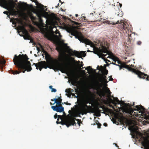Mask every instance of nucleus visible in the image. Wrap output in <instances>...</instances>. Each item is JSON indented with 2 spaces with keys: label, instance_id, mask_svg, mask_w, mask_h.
<instances>
[{
  "label": "nucleus",
  "instance_id": "f257e3e1",
  "mask_svg": "<svg viewBox=\"0 0 149 149\" xmlns=\"http://www.w3.org/2000/svg\"><path fill=\"white\" fill-rule=\"evenodd\" d=\"M29 58L27 55L25 54H19L18 56L15 54L14 55L13 61L16 67L18 70H14L11 69L8 71L9 72L13 74H18L22 72L24 73L26 71L27 72L30 71L32 68L31 64L28 61Z\"/></svg>",
  "mask_w": 149,
  "mask_h": 149
},
{
  "label": "nucleus",
  "instance_id": "f03ea898",
  "mask_svg": "<svg viewBox=\"0 0 149 149\" xmlns=\"http://www.w3.org/2000/svg\"><path fill=\"white\" fill-rule=\"evenodd\" d=\"M45 58L47 61V66L50 69H55L59 70L63 73L70 72L69 67L67 65L64 66L62 64H60L58 60L53 59L49 54L46 55Z\"/></svg>",
  "mask_w": 149,
  "mask_h": 149
},
{
  "label": "nucleus",
  "instance_id": "7ed1b4c3",
  "mask_svg": "<svg viewBox=\"0 0 149 149\" xmlns=\"http://www.w3.org/2000/svg\"><path fill=\"white\" fill-rule=\"evenodd\" d=\"M109 43L107 42H102L100 43L99 48H97L93 52L95 54H97L99 57H100V56L102 57H106L107 54H103V53H106L110 55L112 54L111 52L108 50L109 48Z\"/></svg>",
  "mask_w": 149,
  "mask_h": 149
},
{
  "label": "nucleus",
  "instance_id": "20e7f679",
  "mask_svg": "<svg viewBox=\"0 0 149 149\" xmlns=\"http://www.w3.org/2000/svg\"><path fill=\"white\" fill-rule=\"evenodd\" d=\"M92 93L91 91L88 90V93L85 95V98L83 100V104L80 108L79 111L80 113L82 115L84 114H86L88 112V109H91V106H88L87 104L88 103L90 100V98L88 94L92 95Z\"/></svg>",
  "mask_w": 149,
  "mask_h": 149
},
{
  "label": "nucleus",
  "instance_id": "39448f33",
  "mask_svg": "<svg viewBox=\"0 0 149 149\" xmlns=\"http://www.w3.org/2000/svg\"><path fill=\"white\" fill-rule=\"evenodd\" d=\"M136 109H130V114L134 116L140 117L142 114H145V109L141 105H136Z\"/></svg>",
  "mask_w": 149,
  "mask_h": 149
},
{
  "label": "nucleus",
  "instance_id": "423d86ee",
  "mask_svg": "<svg viewBox=\"0 0 149 149\" xmlns=\"http://www.w3.org/2000/svg\"><path fill=\"white\" fill-rule=\"evenodd\" d=\"M71 34L75 37V38H77L81 42L85 43L86 45H91L92 42L90 40L85 38L83 35L81 34L79 35L77 31H72L70 32Z\"/></svg>",
  "mask_w": 149,
  "mask_h": 149
},
{
  "label": "nucleus",
  "instance_id": "0eeeda50",
  "mask_svg": "<svg viewBox=\"0 0 149 149\" xmlns=\"http://www.w3.org/2000/svg\"><path fill=\"white\" fill-rule=\"evenodd\" d=\"M129 71H131L137 75L138 77L140 78L144 79H146V80H149L147 74H144L139 70H136L135 69L132 68L129 65L128 68H127Z\"/></svg>",
  "mask_w": 149,
  "mask_h": 149
},
{
  "label": "nucleus",
  "instance_id": "6e6552de",
  "mask_svg": "<svg viewBox=\"0 0 149 149\" xmlns=\"http://www.w3.org/2000/svg\"><path fill=\"white\" fill-rule=\"evenodd\" d=\"M101 16H100L97 14L92 13H90L89 15L88 16V19L90 21L92 22H98L101 21L102 18H100Z\"/></svg>",
  "mask_w": 149,
  "mask_h": 149
},
{
  "label": "nucleus",
  "instance_id": "1a4fd4ad",
  "mask_svg": "<svg viewBox=\"0 0 149 149\" xmlns=\"http://www.w3.org/2000/svg\"><path fill=\"white\" fill-rule=\"evenodd\" d=\"M33 64L35 65L36 69L38 70L39 69L40 71L41 70L42 68L47 69L48 67L49 68V66H47V62L45 61L39 62L38 63H34Z\"/></svg>",
  "mask_w": 149,
  "mask_h": 149
},
{
  "label": "nucleus",
  "instance_id": "9d476101",
  "mask_svg": "<svg viewBox=\"0 0 149 149\" xmlns=\"http://www.w3.org/2000/svg\"><path fill=\"white\" fill-rule=\"evenodd\" d=\"M113 24H119V28L121 29L122 30H124L126 31V30H129V25L127 23H124L122 20L120 21V22L118 20L116 23L113 22Z\"/></svg>",
  "mask_w": 149,
  "mask_h": 149
},
{
  "label": "nucleus",
  "instance_id": "9b49d317",
  "mask_svg": "<svg viewBox=\"0 0 149 149\" xmlns=\"http://www.w3.org/2000/svg\"><path fill=\"white\" fill-rule=\"evenodd\" d=\"M137 36V35L135 33H132L129 35L128 39L126 42V44L130 45L133 44Z\"/></svg>",
  "mask_w": 149,
  "mask_h": 149
},
{
  "label": "nucleus",
  "instance_id": "f8f14e48",
  "mask_svg": "<svg viewBox=\"0 0 149 149\" xmlns=\"http://www.w3.org/2000/svg\"><path fill=\"white\" fill-rule=\"evenodd\" d=\"M91 88L97 91V94L99 95L100 96L101 95V91H99L100 89V84L97 81L95 80L94 81L91 86Z\"/></svg>",
  "mask_w": 149,
  "mask_h": 149
},
{
  "label": "nucleus",
  "instance_id": "ddd939ff",
  "mask_svg": "<svg viewBox=\"0 0 149 149\" xmlns=\"http://www.w3.org/2000/svg\"><path fill=\"white\" fill-rule=\"evenodd\" d=\"M86 52H84L83 51L79 52L77 51H74L72 52V55H75V56L78 57L79 58H81V56L83 57H84L86 55V53H85Z\"/></svg>",
  "mask_w": 149,
  "mask_h": 149
},
{
  "label": "nucleus",
  "instance_id": "4468645a",
  "mask_svg": "<svg viewBox=\"0 0 149 149\" xmlns=\"http://www.w3.org/2000/svg\"><path fill=\"white\" fill-rule=\"evenodd\" d=\"M51 108L54 111H56L57 112L64 113L63 112L64 111V108L62 106H53L51 107Z\"/></svg>",
  "mask_w": 149,
  "mask_h": 149
},
{
  "label": "nucleus",
  "instance_id": "2eb2a0df",
  "mask_svg": "<svg viewBox=\"0 0 149 149\" xmlns=\"http://www.w3.org/2000/svg\"><path fill=\"white\" fill-rule=\"evenodd\" d=\"M75 118L72 117V116L66 122V126L68 127L70 125H76V123L75 121Z\"/></svg>",
  "mask_w": 149,
  "mask_h": 149
},
{
  "label": "nucleus",
  "instance_id": "dca6fc26",
  "mask_svg": "<svg viewBox=\"0 0 149 149\" xmlns=\"http://www.w3.org/2000/svg\"><path fill=\"white\" fill-rule=\"evenodd\" d=\"M107 91L108 93L109 94V99L110 100L113 102V103L115 105H116L117 104H120V102L119 100L118 99L117 97H113V96H112V97L113 98V99L114 100V101L115 102H116L117 103H116L114 101H113V100L111 98H110V97L111 96V92L109 90V88H107Z\"/></svg>",
  "mask_w": 149,
  "mask_h": 149
},
{
  "label": "nucleus",
  "instance_id": "f3484780",
  "mask_svg": "<svg viewBox=\"0 0 149 149\" xmlns=\"http://www.w3.org/2000/svg\"><path fill=\"white\" fill-rule=\"evenodd\" d=\"M142 145L144 147L145 149H149V140L145 139L141 142Z\"/></svg>",
  "mask_w": 149,
  "mask_h": 149
},
{
  "label": "nucleus",
  "instance_id": "a211bd4d",
  "mask_svg": "<svg viewBox=\"0 0 149 149\" xmlns=\"http://www.w3.org/2000/svg\"><path fill=\"white\" fill-rule=\"evenodd\" d=\"M56 49L60 53L62 52L63 50V47L62 45L57 41H56Z\"/></svg>",
  "mask_w": 149,
  "mask_h": 149
},
{
  "label": "nucleus",
  "instance_id": "6ab92c4d",
  "mask_svg": "<svg viewBox=\"0 0 149 149\" xmlns=\"http://www.w3.org/2000/svg\"><path fill=\"white\" fill-rule=\"evenodd\" d=\"M6 63V61L3 58L0 59V69L2 72L3 71V68L4 66Z\"/></svg>",
  "mask_w": 149,
  "mask_h": 149
},
{
  "label": "nucleus",
  "instance_id": "aec40b11",
  "mask_svg": "<svg viewBox=\"0 0 149 149\" xmlns=\"http://www.w3.org/2000/svg\"><path fill=\"white\" fill-rule=\"evenodd\" d=\"M51 101H54V103H53V104L51 102H50V104L51 105H54L55 103H56V104L57 105H58V106H61V105H62L61 104V103H62V102H60V101H58L57 100L56 98H54V99H51Z\"/></svg>",
  "mask_w": 149,
  "mask_h": 149
},
{
  "label": "nucleus",
  "instance_id": "412c9836",
  "mask_svg": "<svg viewBox=\"0 0 149 149\" xmlns=\"http://www.w3.org/2000/svg\"><path fill=\"white\" fill-rule=\"evenodd\" d=\"M19 30H20L22 32L23 34L24 33H27L28 31L26 30L25 29L24 26H21L19 27Z\"/></svg>",
  "mask_w": 149,
  "mask_h": 149
},
{
  "label": "nucleus",
  "instance_id": "4be33fe9",
  "mask_svg": "<svg viewBox=\"0 0 149 149\" xmlns=\"http://www.w3.org/2000/svg\"><path fill=\"white\" fill-rule=\"evenodd\" d=\"M113 61L116 62H117V64H120L121 65L122 64L121 62L119 60V58L117 57H115L113 59Z\"/></svg>",
  "mask_w": 149,
  "mask_h": 149
},
{
  "label": "nucleus",
  "instance_id": "5701e85b",
  "mask_svg": "<svg viewBox=\"0 0 149 149\" xmlns=\"http://www.w3.org/2000/svg\"><path fill=\"white\" fill-rule=\"evenodd\" d=\"M119 67L120 68V70L123 68H125L127 69L128 67V65H126L125 64H122L121 65H119Z\"/></svg>",
  "mask_w": 149,
  "mask_h": 149
},
{
  "label": "nucleus",
  "instance_id": "b1692460",
  "mask_svg": "<svg viewBox=\"0 0 149 149\" xmlns=\"http://www.w3.org/2000/svg\"><path fill=\"white\" fill-rule=\"evenodd\" d=\"M6 4V3L5 0L0 1V6H1L3 7V5H5Z\"/></svg>",
  "mask_w": 149,
  "mask_h": 149
},
{
  "label": "nucleus",
  "instance_id": "393cba45",
  "mask_svg": "<svg viewBox=\"0 0 149 149\" xmlns=\"http://www.w3.org/2000/svg\"><path fill=\"white\" fill-rule=\"evenodd\" d=\"M25 35V36L24 37V38L25 40H29L30 37V36L29 35L28 33L23 34Z\"/></svg>",
  "mask_w": 149,
  "mask_h": 149
},
{
  "label": "nucleus",
  "instance_id": "a878e982",
  "mask_svg": "<svg viewBox=\"0 0 149 149\" xmlns=\"http://www.w3.org/2000/svg\"><path fill=\"white\" fill-rule=\"evenodd\" d=\"M17 11L16 10H13L10 13V14L12 15H17Z\"/></svg>",
  "mask_w": 149,
  "mask_h": 149
},
{
  "label": "nucleus",
  "instance_id": "bb28decb",
  "mask_svg": "<svg viewBox=\"0 0 149 149\" xmlns=\"http://www.w3.org/2000/svg\"><path fill=\"white\" fill-rule=\"evenodd\" d=\"M38 7L42 10H44L45 8L46 7V6H44L43 5L41 4H40L38 6Z\"/></svg>",
  "mask_w": 149,
  "mask_h": 149
},
{
  "label": "nucleus",
  "instance_id": "cd10ccee",
  "mask_svg": "<svg viewBox=\"0 0 149 149\" xmlns=\"http://www.w3.org/2000/svg\"><path fill=\"white\" fill-rule=\"evenodd\" d=\"M96 124L97 125L98 128H100V127L101 126V124L97 120H96Z\"/></svg>",
  "mask_w": 149,
  "mask_h": 149
},
{
  "label": "nucleus",
  "instance_id": "c85d7f7f",
  "mask_svg": "<svg viewBox=\"0 0 149 149\" xmlns=\"http://www.w3.org/2000/svg\"><path fill=\"white\" fill-rule=\"evenodd\" d=\"M19 6L21 8H24L25 7V3H19Z\"/></svg>",
  "mask_w": 149,
  "mask_h": 149
},
{
  "label": "nucleus",
  "instance_id": "c756f323",
  "mask_svg": "<svg viewBox=\"0 0 149 149\" xmlns=\"http://www.w3.org/2000/svg\"><path fill=\"white\" fill-rule=\"evenodd\" d=\"M62 116L61 115H58V118L57 119V120L56 122L57 124L59 123L58 122V121L59 120V118H60L61 119H62Z\"/></svg>",
  "mask_w": 149,
  "mask_h": 149
},
{
  "label": "nucleus",
  "instance_id": "7c9ffc66",
  "mask_svg": "<svg viewBox=\"0 0 149 149\" xmlns=\"http://www.w3.org/2000/svg\"><path fill=\"white\" fill-rule=\"evenodd\" d=\"M71 90L73 91V90L71 88L67 89L66 90L65 92L67 93H70L71 92Z\"/></svg>",
  "mask_w": 149,
  "mask_h": 149
},
{
  "label": "nucleus",
  "instance_id": "2f4dec72",
  "mask_svg": "<svg viewBox=\"0 0 149 149\" xmlns=\"http://www.w3.org/2000/svg\"><path fill=\"white\" fill-rule=\"evenodd\" d=\"M56 98L57 99V100L62 102V99H61V96L59 97H58V98Z\"/></svg>",
  "mask_w": 149,
  "mask_h": 149
},
{
  "label": "nucleus",
  "instance_id": "473e14b6",
  "mask_svg": "<svg viewBox=\"0 0 149 149\" xmlns=\"http://www.w3.org/2000/svg\"><path fill=\"white\" fill-rule=\"evenodd\" d=\"M108 70H107L106 69V68L104 72V74L107 75L108 74Z\"/></svg>",
  "mask_w": 149,
  "mask_h": 149
},
{
  "label": "nucleus",
  "instance_id": "72a5a7b5",
  "mask_svg": "<svg viewBox=\"0 0 149 149\" xmlns=\"http://www.w3.org/2000/svg\"><path fill=\"white\" fill-rule=\"evenodd\" d=\"M106 77L105 76L104 77H102V79H103V80L104 82H105L106 83H107V79H106Z\"/></svg>",
  "mask_w": 149,
  "mask_h": 149
},
{
  "label": "nucleus",
  "instance_id": "f704fd0d",
  "mask_svg": "<svg viewBox=\"0 0 149 149\" xmlns=\"http://www.w3.org/2000/svg\"><path fill=\"white\" fill-rule=\"evenodd\" d=\"M110 111V109H108V108H107L104 111V112H107V113H109V111Z\"/></svg>",
  "mask_w": 149,
  "mask_h": 149
},
{
  "label": "nucleus",
  "instance_id": "c9c22d12",
  "mask_svg": "<svg viewBox=\"0 0 149 149\" xmlns=\"http://www.w3.org/2000/svg\"><path fill=\"white\" fill-rule=\"evenodd\" d=\"M58 34H59V37H58V38L60 39L61 38V37H62V36L61 35L60 33H59ZM55 37L56 38H58V37L57 35H56L55 36Z\"/></svg>",
  "mask_w": 149,
  "mask_h": 149
},
{
  "label": "nucleus",
  "instance_id": "e433bc0d",
  "mask_svg": "<svg viewBox=\"0 0 149 149\" xmlns=\"http://www.w3.org/2000/svg\"><path fill=\"white\" fill-rule=\"evenodd\" d=\"M56 90L55 88H53L51 90V92H56Z\"/></svg>",
  "mask_w": 149,
  "mask_h": 149
},
{
  "label": "nucleus",
  "instance_id": "4c0bfd02",
  "mask_svg": "<svg viewBox=\"0 0 149 149\" xmlns=\"http://www.w3.org/2000/svg\"><path fill=\"white\" fill-rule=\"evenodd\" d=\"M3 13L4 14H6L8 15V17H9V15H8V11H6L3 12Z\"/></svg>",
  "mask_w": 149,
  "mask_h": 149
},
{
  "label": "nucleus",
  "instance_id": "58836bf2",
  "mask_svg": "<svg viewBox=\"0 0 149 149\" xmlns=\"http://www.w3.org/2000/svg\"><path fill=\"white\" fill-rule=\"evenodd\" d=\"M141 43H142L141 42V41H138L137 42V44L138 45H141Z\"/></svg>",
  "mask_w": 149,
  "mask_h": 149
},
{
  "label": "nucleus",
  "instance_id": "ea45409f",
  "mask_svg": "<svg viewBox=\"0 0 149 149\" xmlns=\"http://www.w3.org/2000/svg\"><path fill=\"white\" fill-rule=\"evenodd\" d=\"M58 115H57V113H56L55 115H54V118H55V119H56L57 118H58Z\"/></svg>",
  "mask_w": 149,
  "mask_h": 149
},
{
  "label": "nucleus",
  "instance_id": "a19ab883",
  "mask_svg": "<svg viewBox=\"0 0 149 149\" xmlns=\"http://www.w3.org/2000/svg\"><path fill=\"white\" fill-rule=\"evenodd\" d=\"M88 69H92V68H91V67L90 66H88V67H87V68H86L85 69V70H88Z\"/></svg>",
  "mask_w": 149,
  "mask_h": 149
},
{
  "label": "nucleus",
  "instance_id": "79ce46f5",
  "mask_svg": "<svg viewBox=\"0 0 149 149\" xmlns=\"http://www.w3.org/2000/svg\"><path fill=\"white\" fill-rule=\"evenodd\" d=\"M82 20H84L85 22H86V19H85V17H82Z\"/></svg>",
  "mask_w": 149,
  "mask_h": 149
},
{
  "label": "nucleus",
  "instance_id": "37998d69",
  "mask_svg": "<svg viewBox=\"0 0 149 149\" xmlns=\"http://www.w3.org/2000/svg\"><path fill=\"white\" fill-rule=\"evenodd\" d=\"M64 103L66 104L67 105H71V104L70 103H68V102H65Z\"/></svg>",
  "mask_w": 149,
  "mask_h": 149
},
{
  "label": "nucleus",
  "instance_id": "c03bdc74",
  "mask_svg": "<svg viewBox=\"0 0 149 149\" xmlns=\"http://www.w3.org/2000/svg\"><path fill=\"white\" fill-rule=\"evenodd\" d=\"M113 144H114L115 145V146L117 147L118 148V149H120L119 148V146L117 145V144L116 143H113Z\"/></svg>",
  "mask_w": 149,
  "mask_h": 149
},
{
  "label": "nucleus",
  "instance_id": "a18cd8bd",
  "mask_svg": "<svg viewBox=\"0 0 149 149\" xmlns=\"http://www.w3.org/2000/svg\"><path fill=\"white\" fill-rule=\"evenodd\" d=\"M116 62H115V63H113V62H112V63L113 64L115 65H117V66H119V65H118V64H116Z\"/></svg>",
  "mask_w": 149,
  "mask_h": 149
},
{
  "label": "nucleus",
  "instance_id": "49530a36",
  "mask_svg": "<svg viewBox=\"0 0 149 149\" xmlns=\"http://www.w3.org/2000/svg\"><path fill=\"white\" fill-rule=\"evenodd\" d=\"M103 125L104 126H105V127H107V123H104L103 124Z\"/></svg>",
  "mask_w": 149,
  "mask_h": 149
},
{
  "label": "nucleus",
  "instance_id": "de8ad7c7",
  "mask_svg": "<svg viewBox=\"0 0 149 149\" xmlns=\"http://www.w3.org/2000/svg\"><path fill=\"white\" fill-rule=\"evenodd\" d=\"M37 49L38 52H39L40 51V49L38 47H37Z\"/></svg>",
  "mask_w": 149,
  "mask_h": 149
},
{
  "label": "nucleus",
  "instance_id": "09e8293b",
  "mask_svg": "<svg viewBox=\"0 0 149 149\" xmlns=\"http://www.w3.org/2000/svg\"><path fill=\"white\" fill-rule=\"evenodd\" d=\"M119 6L120 7V8H121L122 6V4L120 3H119Z\"/></svg>",
  "mask_w": 149,
  "mask_h": 149
},
{
  "label": "nucleus",
  "instance_id": "8fccbe9b",
  "mask_svg": "<svg viewBox=\"0 0 149 149\" xmlns=\"http://www.w3.org/2000/svg\"><path fill=\"white\" fill-rule=\"evenodd\" d=\"M49 88L51 89V90L52 89V88H52V86H49Z\"/></svg>",
  "mask_w": 149,
  "mask_h": 149
},
{
  "label": "nucleus",
  "instance_id": "3c124183",
  "mask_svg": "<svg viewBox=\"0 0 149 149\" xmlns=\"http://www.w3.org/2000/svg\"><path fill=\"white\" fill-rule=\"evenodd\" d=\"M113 79L112 78H111V79H109V81H113Z\"/></svg>",
  "mask_w": 149,
  "mask_h": 149
},
{
  "label": "nucleus",
  "instance_id": "603ef678",
  "mask_svg": "<svg viewBox=\"0 0 149 149\" xmlns=\"http://www.w3.org/2000/svg\"><path fill=\"white\" fill-rule=\"evenodd\" d=\"M77 120H78V123H79V121H80V120H79V119H78ZM78 124L79 125V123Z\"/></svg>",
  "mask_w": 149,
  "mask_h": 149
},
{
  "label": "nucleus",
  "instance_id": "864d4df0",
  "mask_svg": "<svg viewBox=\"0 0 149 149\" xmlns=\"http://www.w3.org/2000/svg\"><path fill=\"white\" fill-rule=\"evenodd\" d=\"M80 65V68H81V67H82L83 66V65Z\"/></svg>",
  "mask_w": 149,
  "mask_h": 149
},
{
  "label": "nucleus",
  "instance_id": "5fc2aeb1",
  "mask_svg": "<svg viewBox=\"0 0 149 149\" xmlns=\"http://www.w3.org/2000/svg\"><path fill=\"white\" fill-rule=\"evenodd\" d=\"M149 117L148 116L146 117V120H147V119H149Z\"/></svg>",
  "mask_w": 149,
  "mask_h": 149
},
{
  "label": "nucleus",
  "instance_id": "6e6d98bb",
  "mask_svg": "<svg viewBox=\"0 0 149 149\" xmlns=\"http://www.w3.org/2000/svg\"><path fill=\"white\" fill-rule=\"evenodd\" d=\"M75 15L76 17H77L78 16V15L77 14H75Z\"/></svg>",
  "mask_w": 149,
  "mask_h": 149
},
{
  "label": "nucleus",
  "instance_id": "4d7b16f0",
  "mask_svg": "<svg viewBox=\"0 0 149 149\" xmlns=\"http://www.w3.org/2000/svg\"><path fill=\"white\" fill-rule=\"evenodd\" d=\"M40 20L41 22H42V19L41 18H40Z\"/></svg>",
  "mask_w": 149,
  "mask_h": 149
},
{
  "label": "nucleus",
  "instance_id": "13d9d810",
  "mask_svg": "<svg viewBox=\"0 0 149 149\" xmlns=\"http://www.w3.org/2000/svg\"><path fill=\"white\" fill-rule=\"evenodd\" d=\"M73 22L75 23L76 24H78V23L77 22H74V21H73Z\"/></svg>",
  "mask_w": 149,
  "mask_h": 149
},
{
  "label": "nucleus",
  "instance_id": "bf43d9fd",
  "mask_svg": "<svg viewBox=\"0 0 149 149\" xmlns=\"http://www.w3.org/2000/svg\"><path fill=\"white\" fill-rule=\"evenodd\" d=\"M148 77V79H149V80H148V81H149V76H148V75H147V76Z\"/></svg>",
  "mask_w": 149,
  "mask_h": 149
},
{
  "label": "nucleus",
  "instance_id": "052dcab7",
  "mask_svg": "<svg viewBox=\"0 0 149 149\" xmlns=\"http://www.w3.org/2000/svg\"><path fill=\"white\" fill-rule=\"evenodd\" d=\"M59 4H58V6H56V8H57L58 7V6H59Z\"/></svg>",
  "mask_w": 149,
  "mask_h": 149
},
{
  "label": "nucleus",
  "instance_id": "680f3d73",
  "mask_svg": "<svg viewBox=\"0 0 149 149\" xmlns=\"http://www.w3.org/2000/svg\"><path fill=\"white\" fill-rule=\"evenodd\" d=\"M31 1L35 2V1H36V0H31Z\"/></svg>",
  "mask_w": 149,
  "mask_h": 149
},
{
  "label": "nucleus",
  "instance_id": "e2e57ef3",
  "mask_svg": "<svg viewBox=\"0 0 149 149\" xmlns=\"http://www.w3.org/2000/svg\"><path fill=\"white\" fill-rule=\"evenodd\" d=\"M87 52H91V51L89 50H87Z\"/></svg>",
  "mask_w": 149,
  "mask_h": 149
},
{
  "label": "nucleus",
  "instance_id": "0e129e2a",
  "mask_svg": "<svg viewBox=\"0 0 149 149\" xmlns=\"http://www.w3.org/2000/svg\"><path fill=\"white\" fill-rule=\"evenodd\" d=\"M82 70L83 72H85V71L84 70Z\"/></svg>",
  "mask_w": 149,
  "mask_h": 149
},
{
  "label": "nucleus",
  "instance_id": "69168bd1",
  "mask_svg": "<svg viewBox=\"0 0 149 149\" xmlns=\"http://www.w3.org/2000/svg\"><path fill=\"white\" fill-rule=\"evenodd\" d=\"M100 114H99V115H97V116H100Z\"/></svg>",
  "mask_w": 149,
  "mask_h": 149
},
{
  "label": "nucleus",
  "instance_id": "338daca9",
  "mask_svg": "<svg viewBox=\"0 0 149 149\" xmlns=\"http://www.w3.org/2000/svg\"><path fill=\"white\" fill-rule=\"evenodd\" d=\"M115 118H116L117 117V116L116 115H115Z\"/></svg>",
  "mask_w": 149,
  "mask_h": 149
},
{
  "label": "nucleus",
  "instance_id": "774afa93",
  "mask_svg": "<svg viewBox=\"0 0 149 149\" xmlns=\"http://www.w3.org/2000/svg\"><path fill=\"white\" fill-rule=\"evenodd\" d=\"M61 59H62V58H61V57L60 58H59V59H60V60Z\"/></svg>",
  "mask_w": 149,
  "mask_h": 149
}]
</instances>
